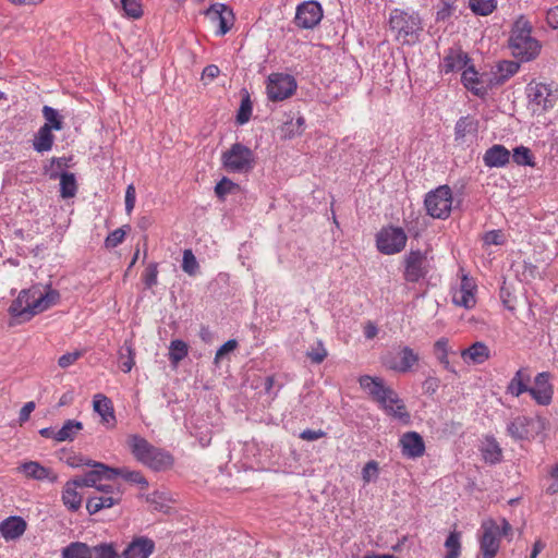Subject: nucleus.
Returning <instances> with one entry per match:
<instances>
[{"instance_id": "nucleus-35", "label": "nucleus", "mask_w": 558, "mask_h": 558, "mask_svg": "<svg viewBox=\"0 0 558 558\" xmlns=\"http://www.w3.org/2000/svg\"><path fill=\"white\" fill-rule=\"evenodd\" d=\"M398 359H399V368L402 369V374L409 373L414 365H416L420 361V356L417 353L414 352L413 349H411L408 345L402 347L397 352Z\"/></svg>"}, {"instance_id": "nucleus-40", "label": "nucleus", "mask_w": 558, "mask_h": 558, "mask_svg": "<svg viewBox=\"0 0 558 558\" xmlns=\"http://www.w3.org/2000/svg\"><path fill=\"white\" fill-rule=\"evenodd\" d=\"M478 129V122L472 117H461L454 126L456 140L464 138L469 133H476Z\"/></svg>"}, {"instance_id": "nucleus-42", "label": "nucleus", "mask_w": 558, "mask_h": 558, "mask_svg": "<svg viewBox=\"0 0 558 558\" xmlns=\"http://www.w3.org/2000/svg\"><path fill=\"white\" fill-rule=\"evenodd\" d=\"M43 117L46 120L44 125H48L50 131H61L63 129V119L54 108L50 106H44Z\"/></svg>"}, {"instance_id": "nucleus-9", "label": "nucleus", "mask_w": 558, "mask_h": 558, "mask_svg": "<svg viewBox=\"0 0 558 558\" xmlns=\"http://www.w3.org/2000/svg\"><path fill=\"white\" fill-rule=\"evenodd\" d=\"M123 490L118 484H105L98 487L94 495L86 500V510L95 514L102 509L119 505L122 500Z\"/></svg>"}, {"instance_id": "nucleus-7", "label": "nucleus", "mask_w": 558, "mask_h": 558, "mask_svg": "<svg viewBox=\"0 0 558 558\" xmlns=\"http://www.w3.org/2000/svg\"><path fill=\"white\" fill-rule=\"evenodd\" d=\"M221 162L228 172L248 173L256 163L254 151L242 143H234L222 153Z\"/></svg>"}, {"instance_id": "nucleus-31", "label": "nucleus", "mask_w": 558, "mask_h": 558, "mask_svg": "<svg viewBox=\"0 0 558 558\" xmlns=\"http://www.w3.org/2000/svg\"><path fill=\"white\" fill-rule=\"evenodd\" d=\"M54 143V135L48 125H41L33 140V147L37 153L51 150Z\"/></svg>"}, {"instance_id": "nucleus-12", "label": "nucleus", "mask_w": 558, "mask_h": 558, "mask_svg": "<svg viewBox=\"0 0 558 558\" xmlns=\"http://www.w3.org/2000/svg\"><path fill=\"white\" fill-rule=\"evenodd\" d=\"M295 78L286 73H271L267 80V96L271 101H282L291 97L296 90Z\"/></svg>"}, {"instance_id": "nucleus-16", "label": "nucleus", "mask_w": 558, "mask_h": 558, "mask_svg": "<svg viewBox=\"0 0 558 558\" xmlns=\"http://www.w3.org/2000/svg\"><path fill=\"white\" fill-rule=\"evenodd\" d=\"M553 375L549 372L538 373L534 377V385L530 386L529 395L538 404L547 407L553 401L554 386Z\"/></svg>"}, {"instance_id": "nucleus-32", "label": "nucleus", "mask_w": 558, "mask_h": 558, "mask_svg": "<svg viewBox=\"0 0 558 558\" xmlns=\"http://www.w3.org/2000/svg\"><path fill=\"white\" fill-rule=\"evenodd\" d=\"M186 428L191 435L198 439L202 447H206L211 440V429L208 421H191Z\"/></svg>"}, {"instance_id": "nucleus-45", "label": "nucleus", "mask_w": 558, "mask_h": 558, "mask_svg": "<svg viewBox=\"0 0 558 558\" xmlns=\"http://www.w3.org/2000/svg\"><path fill=\"white\" fill-rule=\"evenodd\" d=\"M512 160L518 166H530L534 167V156L529 147L518 146L513 149V154L511 155Z\"/></svg>"}, {"instance_id": "nucleus-3", "label": "nucleus", "mask_w": 558, "mask_h": 558, "mask_svg": "<svg viewBox=\"0 0 558 558\" xmlns=\"http://www.w3.org/2000/svg\"><path fill=\"white\" fill-rule=\"evenodd\" d=\"M509 47L514 58L522 62L535 59L541 51V44L532 36V25L524 17H520L512 26Z\"/></svg>"}, {"instance_id": "nucleus-50", "label": "nucleus", "mask_w": 558, "mask_h": 558, "mask_svg": "<svg viewBox=\"0 0 558 558\" xmlns=\"http://www.w3.org/2000/svg\"><path fill=\"white\" fill-rule=\"evenodd\" d=\"M198 268H199V265H198L196 257L194 256L192 250H185L183 252V259H182L183 271L190 276H194L198 271Z\"/></svg>"}, {"instance_id": "nucleus-23", "label": "nucleus", "mask_w": 558, "mask_h": 558, "mask_svg": "<svg viewBox=\"0 0 558 558\" xmlns=\"http://www.w3.org/2000/svg\"><path fill=\"white\" fill-rule=\"evenodd\" d=\"M531 372L529 367H520L506 387V393L512 397H520L530 390Z\"/></svg>"}, {"instance_id": "nucleus-22", "label": "nucleus", "mask_w": 558, "mask_h": 558, "mask_svg": "<svg viewBox=\"0 0 558 558\" xmlns=\"http://www.w3.org/2000/svg\"><path fill=\"white\" fill-rule=\"evenodd\" d=\"M400 446L403 456L416 459L424 454L425 444L423 438L416 432H408L400 438Z\"/></svg>"}, {"instance_id": "nucleus-57", "label": "nucleus", "mask_w": 558, "mask_h": 558, "mask_svg": "<svg viewBox=\"0 0 558 558\" xmlns=\"http://www.w3.org/2000/svg\"><path fill=\"white\" fill-rule=\"evenodd\" d=\"M306 356L315 364H320L327 356V350L323 342L319 340L315 348H312L306 352Z\"/></svg>"}, {"instance_id": "nucleus-17", "label": "nucleus", "mask_w": 558, "mask_h": 558, "mask_svg": "<svg viewBox=\"0 0 558 558\" xmlns=\"http://www.w3.org/2000/svg\"><path fill=\"white\" fill-rule=\"evenodd\" d=\"M323 19L319 2L310 0L298 5L294 22L300 28H314Z\"/></svg>"}, {"instance_id": "nucleus-20", "label": "nucleus", "mask_w": 558, "mask_h": 558, "mask_svg": "<svg viewBox=\"0 0 558 558\" xmlns=\"http://www.w3.org/2000/svg\"><path fill=\"white\" fill-rule=\"evenodd\" d=\"M475 289L476 284L473 279L468 275H462L460 288L452 295L453 303L464 308H472L476 303Z\"/></svg>"}, {"instance_id": "nucleus-54", "label": "nucleus", "mask_w": 558, "mask_h": 558, "mask_svg": "<svg viewBox=\"0 0 558 558\" xmlns=\"http://www.w3.org/2000/svg\"><path fill=\"white\" fill-rule=\"evenodd\" d=\"M90 548L93 550V558H118L112 544L102 543Z\"/></svg>"}, {"instance_id": "nucleus-15", "label": "nucleus", "mask_w": 558, "mask_h": 558, "mask_svg": "<svg viewBox=\"0 0 558 558\" xmlns=\"http://www.w3.org/2000/svg\"><path fill=\"white\" fill-rule=\"evenodd\" d=\"M530 105L533 111H545L554 107L557 96L549 85L543 83H530L526 88Z\"/></svg>"}, {"instance_id": "nucleus-19", "label": "nucleus", "mask_w": 558, "mask_h": 558, "mask_svg": "<svg viewBox=\"0 0 558 558\" xmlns=\"http://www.w3.org/2000/svg\"><path fill=\"white\" fill-rule=\"evenodd\" d=\"M155 542L147 536H135L122 551V558H148L155 551Z\"/></svg>"}, {"instance_id": "nucleus-26", "label": "nucleus", "mask_w": 558, "mask_h": 558, "mask_svg": "<svg viewBox=\"0 0 558 558\" xmlns=\"http://www.w3.org/2000/svg\"><path fill=\"white\" fill-rule=\"evenodd\" d=\"M461 357L468 364H483L490 357V350L486 343L476 341L461 351Z\"/></svg>"}, {"instance_id": "nucleus-24", "label": "nucleus", "mask_w": 558, "mask_h": 558, "mask_svg": "<svg viewBox=\"0 0 558 558\" xmlns=\"http://www.w3.org/2000/svg\"><path fill=\"white\" fill-rule=\"evenodd\" d=\"M510 151L501 144H495L489 147L484 156L483 161L489 168H502L510 161Z\"/></svg>"}, {"instance_id": "nucleus-41", "label": "nucleus", "mask_w": 558, "mask_h": 558, "mask_svg": "<svg viewBox=\"0 0 558 558\" xmlns=\"http://www.w3.org/2000/svg\"><path fill=\"white\" fill-rule=\"evenodd\" d=\"M189 353V347L183 340H172L169 347V360L177 366Z\"/></svg>"}, {"instance_id": "nucleus-37", "label": "nucleus", "mask_w": 558, "mask_h": 558, "mask_svg": "<svg viewBox=\"0 0 558 558\" xmlns=\"http://www.w3.org/2000/svg\"><path fill=\"white\" fill-rule=\"evenodd\" d=\"M93 408L101 418H114L112 401L107 396L102 393L95 395L93 399Z\"/></svg>"}, {"instance_id": "nucleus-39", "label": "nucleus", "mask_w": 558, "mask_h": 558, "mask_svg": "<svg viewBox=\"0 0 558 558\" xmlns=\"http://www.w3.org/2000/svg\"><path fill=\"white\" fill-rule=\"evenodd\" d=\"M60 179V195L62 198L74 197L77 192V183L74 173L62 172Z\"/></svg>"}, {"instance_id": "nucleus-47", "label": "nucleus", "mask_w": 558, "mask_h": 558, "mask_svg": "<svg viewBox=\"0 0 558 558\" xmlns=\"http://www.w3.org/2000/svg\"><path fill=\"white\" fill-rule=\"evenodd\" d=\"M114 476L121 475L125 481L138 485L142 489L147 488L148 482L138 471H129L126 469H116Z\"/></svg>"}, {"instance_id": "nucleus-56", "label": "nucleus", "mask_w": 558, "mask_h": 558, "mask_svg": "<svg viewBox=\"0 0 558 558\" xmlns=\"http://www.w3.org/2000/svg\"><path fill=\"white\" fill-rule=\"evenodd\" d=\"M379 474V466L378 463L374 460L368 461L363 470H362V480L364 484H368L372 481L376 480Z\"/></svg>"}, {"instance_id": "nucleus-10", "label": "nucleus", "mask_w": 558, "mask_h": 558, "mask_svg": "<svg viewBox=\"0 0 558 558\" xmlns=\"http://www.w3.org/2000/svg\"><path fill=\"white\" fill-rule=\"evenodd\" d=\"M424 205L427 214L437 219L449 217L452 206V192L448 185L438 186L426 194Z\"/></svg>"}, {"instance_id": "nucleus-43", "label": "nucleus", "mask_w": 558, "mask_h": 558, "mask_svg": "<svg viewBox=\"0 0 558 558\" xmlns=\"http://www.w3.org/2000/svg\"><path fill=\"white\" fill-rule=\"evenodd\" d=\"M435 354L437 355L438 361L444 365V367L457 374L456 369L451 366L448 360V339L440 338L434 344Z\"/></svg>"}, {"instance_id": "nucleus-49", "label": "nucleus", "mask_w": 558, "mask_h": 558, "mask_svg": "<svg viewBox=\"0 0 558 558\" xmlns=\"http://www.w3.org/2000/svg\"><path fill=\"white\" fill-rule=\"evenodd\" d=\"M65 167H68V159L65 157H53L50 165L45 167V173L48 174L51 180H56L61 175V169Z\"/></svg>"}, {"instance_id": "nucleus-61", "label": "nucleus", "mask_w": 558, "mask_h": 558, "mask_svg": "<svg viewBox=\"0 0 558 558\" xmlns=\"http://www.w3.org/2000/svg\"><path fill=\"white\" fill-rule=\"evenodd\" d=\"M238 348V341L235 339H230L225 342L216 352L214 363L216 365L219 364V361L229 352H232Z\"/></svg>"}, {"instance_id": "nucleus-46", "label": "nucleus", "mask_w": 558, "mask_h": 558, "mask_svg": "<svg viewBox=\"0 0 558 558\" xmlns=\"http://www.w3.org/2000/svg\"><path fill=\"white\" fill-rule=\"evenodd\" d=\"M472 12L476 15L486 16L497 8L496 0H469Z\"/></svg>"}, {"instance_id": "nucleus-6", "label": "nucleus", "mask_w": 558, "mask_h": 558, "mask_svg": "<svg viewBox=\"0 0 558 558\" xmlns=\"http://www.w3.org/2000/svg\"><path fill=\"white\" fill-rule=\"evenodd\" d=\"M481 531L480 549L483 558H495L500 548L501 536H507L511 532V525L506 519L501 520V525L493 519H487L482 522Z\"/></svg>"}, {"instance_id": "nucleus-62", "label": "nucleus", "mask_w": 558, "mask_h": 558, "mask_svg": "<svg viewBox=\"0 0 558 558\" xmlns=\"http://www.w3.org/2000/svg\"><path fill=\"white\" fill-rule=\"evenodd\" d=\"M440 386L439 378L435 376H428L422 384V389L425 395L433 396L436 393Z\"/></svg>"}, {"instance_id": "nucleus-33", "label": "nucleus", "mask_w": 558, "mask_h": 558, "mask_svg": "<svg viewBox=\"0 0 558 558\" xmlns=\"http://www.w3.org/2000/svg\"><path fill=\"white\" fill-rule=\"evenodd\" d=\"M462 533L453 530L449 533L445 541L446 555L444 558H460L462 554Z\"/></svg>"}, {"instance_id": "nucleus-2", "label": "nucleus", "mask_w": 558, "mask_h": 558, "mask_svg": "<svg viewBox=\"0 0 558 558\" xmlns=\"http://www.w3.org/2000/svg\"><path fill=\"white\" fill-rule=\"evenodd\" d=\"M360 386L366 390L388 415L395 418H409L405 404L399 395L379 377L363 375L359 379Z\"/></svg>"}, {"instance_id": "nucleus-48", "label": "nucleus", "mask_w": 558, "mask_h": 558, "mask_svg": "<svg viewBox=\"0 0 558 558\" xmlns=\"http://www.w3.org/2000/svg\"><path fill=\"white\" fill-rule=\"evenodd\" d=\"M252 101L250 99V95L246 94L241 100V105L236 113V122L241 125L248 122L252 116Z\"/></svg>"}, {"instance_id": "nucleus-63", "label": "nucleus", "mask_w": 558, "mask_h": 558, "mask_svg": "<svg viewBox=\"0 0 558 558\" xmlns=\"http://www.w3.org/2000/svg\"><path fill=\"white\" fill-rule=\"evenodd\" d=\"M326 436L323 429H304L300 434V438L306 441H314Z\"/></svg>"}, {"instance_id": "nucleus-36", "label": "nucleus", "mask_w": 558, "mask_h": 558, "mask_svg": "<svg viewBox=\"0 0 558 558\" xmlns=\"http://www.w3.org/2000/svg\"><path fill=\"white\" fill-rule=\"evenodd\" d=\"M135 351L133 343L130 340H125L123 345L119 350L120 368L124 373H130L133 368L135 361Z\"/></svg>"}, {"instance_id": "nucleus-30", "label": "nucleus", "mask_w": 558, "mask_h": 558, "mask_svg": "<svg viewBox=\"0 0 558 558\" xmlns=\"http://www.w3.org/2000/svg\"><path fill=\"white\" fill-rule=\"evenodd\" d=\"M480 451L485 462L489 464H496L501 461V448L493 437H485L483 439Z\"/></svg>"}, {"instance_id": "nucleus-51", "label": "nucleus", "mask_w": 558, "mask_h": 558, "mask_svg": "<svg viewBox=\"0 0 558 558\" xmlns=\"http://www.w3.org/2000/svg\"><path fill=\"white\" fill-rule=\"evenodd\" d=\"M125 229L130 230V226H123L122 228H118L110 232L108 236L105 240V245L108 248L117 247L119 244H121L124 240V236L126 234Z\"/></svg>"}, {"instance_id": "nucleus-60", "label": "nucleus", "mask_w": 558, "mask_h": 558, "mask_svg": "<svg viewBox=\"0 0 558 558\" xmlns=\"http://www.w3.org/2000/svg\"><path fill=\"white\" fill-rule=\"evenodd\" d=\"M381 362H383V365L390 369V371H393V372H397V373H401L402 374V369L399 368L400 364H399V359H398V355L397 353H393V352H388L387 354H385L383 357H381Z\"/></svg>"}, {"instance_id": "nucleus-11", "label": "nucleus", "mask_w": 558, "mask_h": 558, "mask_svg": "<svg viewBox=\"0 0 558 558\" xmlns=\"http://www.w3.org/2000/svg\"><path fill=\"white\" fill-rule=\"evenodd\" d=\"M408 236L401 227L388 226L376 234V246L386 255L400 253L407 244Z\"/></svg>"}, {"instance_id": "nucleus-5", "label": "nucleus", "mask_w": 558, "mask_h": 558, "mask_svg": "<svg viewBox=\"0 0 558 558\" xmlns=\"http://www.w3.org/2000/svg\"><path fill=\"white\" fill-rule=\"evenodd\" d=\"M389 26L396 33V39L403 45L414 44L422 31L421 19L417 13H409L393 9L389 16Z\"/></svg>"}, {"instance_id": "nucleus-14", "label": "nucleus", "mask_w": 558, "mask_h": 558, "mask_svg": "<svg viewBox=\"0 0 558 558\" xmlns=\"http://www.w3.org/2000/svg\"><path fill=\"white\" fill-rule=\"evenodd\" d=\"M463 86L477 97H485L488 90L493 89L490 75L478 73L474 65H469L461 75Z\"/></svg>"}, {"instance_id": "nucleus-25", "label": "nucleus", "mask_w": 558, "mask_h": 558, "mask_svg": "<svg viewBox=\"0 0 558 558\" xmlns=\"http://www.w3.org/2000/svg\"><path fill=\"white\" fill-rule=\"evenodd\" d=\"M26 521L21 517H9L0 524V533L5 541L21 537L26 531Z\"/></svg>"}, {"instance_id": "nucleus-18", "label": "nucleus", "mask_w": 558, "mask_h": 558, "mask_svg": "<svg viewBox=\"0 0 558 558\" xmlns=\"http://www.w3.org/2000/svg\"><path fill=\"white\" fill-rule=\"evenodd\" d=\"M205 15L215 24H218L217 35L227 34L234 22V14L231 9L226 4L215 3L210 5L206 11Z\"/></svg>"}, {"instance_id": "nucleus-38", "label": "nucleus", "mask_w": 558, "mask_h": 558, "mask_svg": "<svg viewBox=\"0 0 558 558\" xmlns=\"http://www.w3.org/2000/svg\"><path fill=\"white\" fill-rule=\"evenodd\" d=\"M533 421H511L508 425V432L514 439H529L534 430Z\"/></svg>"}, {"instance_id": "nucleus-1", "label": "nucleus", "mask_w": 558, "mask_h": 558, "mask_svg": "<svg viewBox=\"0 0 558 558\" xmlns=\"http://www.w3.org/2000/svg\"><path fill=\"white\" fill-rule=\"evenodd\" d=\"M60 293L49 286L39 284L23 289L9 306V314L19 323L29 322L34 316L47 311L59 302Z\"/></svg>"}, {"instance_id": "nucleus-21", "label": "nucleus", "mask_w": 558, "mask_h": 558, "mask_svg": "<svg viewBox=\"0 0 558 558\" xmlns=\"http://www.w3.org/2000/svg\"><path fill=\"white\" fill-rule=\"evenodd\" d=\"M19 472H21L26 478L36 480V481H49L51 483L56 482L58 475L52 472L50 469L45 468L37 461H28L23 462L17 468Z\"/></svg>"}, {"instance_id": "nucleus-4", "label": "nucleus", "mask_w": 558, "mask_h": 558, "mask_svg": "<svg viewBox=\"0 0 558 558\" xmlns=\"http://www.w3.org/2000/svg\"><path fill=\"white\" fill-rule=\"evenodd\" d=\"M128 444L136 460L155 471L168 470L174 463L171 453L154 447L146 439L137 435L130 436Z\"/></svg>"}, {"instance_id": "nucleus-44", "label": "nucleus", "mask_w": 558, "mask_h": 558, "mask_svg": "<svg viewBox=\"0 0 558 558\" xmlns=\"http://www.w3.org/2000/svg\"><path fill=\"white\" fill-rule=\"evenodd\" d=\"M82 429V423L80 421H68L56 433L57 441L72 440L74 435Z\"/></svg>"}, {"instance_id": "nucleus-58", "label": "nucleus", "mask_w": 558, "mask_h": 558, "mask_svg": "<svg viewBox=\"0 0 558 558\" xmlns=\"http://www.w3.org/2000/svg\"><path fill=\"white\" fill-rule=\"evenodd\" d=\"M84 355L83 350L66 352L58 359V365L61 368H68Z\"/></svg>"}, {"instance_id": "nucleus-28", "label": "nucleus", "mask_w": 558, "mask_h": 558, "mask_svg": "<svg viewBox=\"0 0 558 558\" xmlns=\"http://www.w3.org/2000/svg\"><path fill=\"white\" fill-rule=\"evenodd\" d=\"M81 488L74 480L68 481L62 490V502L70 511H77L82 506V496L77 492Z\"/></svg>"}, {"instance_id": "nucleus-27", "label": "nucleus", "mask_w": 558, "mask_h": 558, "mask_svg": "<svg viewBox=\"0 0 558 558\" xmlns=\"http://www.w3.org/2000/svg\"><path fill=\"white\" fill-rule=\"evenodd\" d=\"M520 69L519 63L514 61H501L495 71L489 72L493 88L505 84Z\"/></svg>"}, {"instance_id": "nucleus-8", "label": "nucleus", "mask_w": 558, "mask_h": 558, "mask_svg": "<svg viewBox=\"0 0 558 558\" xmlns=\"http://www.w3.org/2000/svg\"><path fill=\"white\" fill-rule=\"evenodd\" d=\"M71 466H80V465H90L94 469L88 471L82 476H76L73 480L78 483L81 487H94L98 490V487L102 484L100 483L102 480H111L114 477L116 469L109 468L102 463L94 462L90 460H83L82 458H74L69 461Z\"/></svg>"}, {"instance_id": "nucleus-53", "label": "nucleus", "mask_w": 558, "mask_h": 558, "mask_svg": "<svg viewBox=\"0 0 558 558\" xmlns=\"http://www.w3.org/2000/svg\"><path fill=\"white\" fill-rule=\"evenodd\" d=\"M304 125L305 119L303 117H299L295 121L287 122L283 126L284 135L289 138L301 135L304 131Z\"/></svg>"}, {"instance_id": "nucleus-59", "label": "nucleus", "mask_w": 558, "mask_h": 558, "mask_svg": "<svg viewBox=\"0 0 558 558\" xmlns=\"http://www.w3.org/2000/svg\"><path fill=\"white\" fill-rule=\"evenodd\" d=\"M157 276L158 265L156 263L149 264L143 274V281L146 288L150 289L157 284Z\"/></svg>"}, {"instance_id": "nucleus-29", "label": "nucleus", "mask_w": 558, "mask_h": 558, "mask_svg": "<svg viewBox=\"0 0 558 558\" xmlns=\"http://www.w3.org/2000/svg\"><path fill=\"white\" fill-rule=\"evenodd\" d=\"M469 56L462 50H450L442 59V68L446 73L460 71L468 68Z\"/></svg>"}, {"instance_id": "nucleus-64", "label": "nucleus", "mask_w": 558, "mask_h": 558, "mask_svg": "<svg viewBox=\"0 0 558 558\" xmlns=\"http://www.w3.org/2000/svg\"><path fill=\"white\" fill-rule=\"evenodd\" d=\"M550 477L553 483L546 488L548 495H555L558 493V463L551 469Z\"/></svg>"}, {"instance_id": "nucleus-34", "label": "nucleus", "mask_w": 558, "mask_h": 558, "mask_svg": "<svg viewBox=\"0 0 558 558\" xmlns=\"http://www.w3.org/2000/svg\"><path fill=\"white\" fill-rule=\"evenodd\" d=\"M62 558H93V550L86 543L73 542L62 549Z\"/></svg>"}, {"instance_id": "nucleus-52", "label": "nucleus", "mask_w": 558, "mask_h": 558, "mask_svg": "<svg viewBox=\"0 0 558 558\" xmlns=\"http://www.w3.org/2000/svg\"><path fill=\"white\" fill-rule=\"evenodd\" d=\"M239 185L231 181L229 178L223 177L215 186V193L217 197L223 199L226 195L236 190Z\"/></svg>"}, {"instance_id": "nucleus-55", "label": "nucleus", "mask_w": 558, "mask_h": 558, "mask_svg": "<svg viewBox=\"0 0 558 558\" xmlns=\"http://www.w3.org/2000/svg\"><path fill=\"white\" fill-rule=\"evenodd\" d=\"M125 14L132 19H140L143 15L141 0H121Z\"/></svg>"}, {"instance_id": "nucleus-13", "label": "nucleus", "mask_w": 558, "mask_h": 558, "mask_svg": "<svg viewBox=\"0 0 558 558\" xmlns=\"http://www.w3.org/2000/svg\"><path fill=\"white\" fill-rule=\"evenodd\" d=\"M430 270L427 253L421 250H411L404 256V280L411 283L424 279Z\"/></svg>"}]
</instances>
